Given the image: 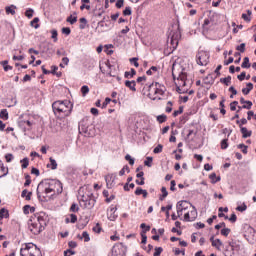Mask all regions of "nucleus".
<instances>
[{
  "label": "nucleus",
  "mask_w": 256,
  "mask_h": 256,
  "mask_svg": "<svg viewBox=\"0 0 256 256\" xmlns=\"http://www.w3.org/2000/svg\"><path fill=\"white\" fill-rule=\"evenodd\" d=\"M135 195H143L144 199H147V190H143L141 187H137L135 190Z\"/></svg>",
  "instance_id": "obj_20"
},
{
  "label": "nucleus",
  "mask_w": 256,
  "mask_h": 256,
  "mask_svg": "<svg viewBox=\"0 0 256 256\" xmlns=\"http://www.w3.org/2000/svg\"><path fill=\"white\" fill-rule=\"evenodd\" d=\"M0 119H4V121H7V119H9V112H7V109H3L0 111Z\"/></svg>",
  "instance_id": "obj_25"
},
{
  "label": "nucleus",
  "mask_w": 256,
  "mask_h": 256,
  "mask_svg": "<svg viewBox=\"0 0 256 256\" xmlns=\"http://www.w3.org/2000/svg\"><path fill=\"white\" fill-rule=\"evenodd\" d=\"M125 85L128 87V89H130L131 91H137V89L135 88V81H129L126 80Z\"/></svg>",
  "instance_id": "obj_22"
},
{
  "label": "nucleus",
  "mask_w": 256,
  "mask_h": 256,
  "mask_svg": "<svg viewBox=\"0 0 256 256\" xmlns=\"http://www.w3.org/2000/svg\"><path fill=\"white\" fill-rule=\"evenodd\" d=\"M165 95V86L156 82L149 85V94L148 96L155 101L156 99L161 100V97Z\"/></svg>",
  "instance_id": "obj_6"
},
{
  "label": "nucleus",
  "mask_w": 256,
  "mask_h": 256,
  "mask_svg": "<svg viewBox=\"0 0 256 256\" xmlns=\"http://www.w3.org/2000/svg\"><path fill=\"white\" fill-rule=\"evenodd\" d=\"M167 107H166V113H171L172 111H173V102L172 101H169L168 103H167Z\"/></svg>",
  "instance_id": "obj_50"
},
{
  "label": "nucleus",
  "mask_w": 256,
  "mask_h": 256,
  "mask_svg": "<svg viewBox=\"0 0 256 256\" xmlns=\"http://www.w3.org/2000/svg\"><path fill=\"white\" fill-rule=\"evenodd\" d=\"M57 55L58 57H65L67 55V51H65V49H60V50H57Z\"/></svg>",
  "instance_id": "obj_46"
},
{
  "label": "nucleus",
  "mask_w": 256,
  "mask_h": 256,
  "mask_svg": "<svg viewBox=\"0 0 256 256\" xmlns=\"http://www.w3.org/2000/svg\"><path fill=\"white\" fill-rule=\"evenodd\" d=\"M151 163H153L152 157H148L147 160L144 161V165H146V167H151Z\"/></svg>",
  "instance_id": "obj_56"
},
{
  "label": "nucleus",
  "mask_w": 256,
  "mask_h": 256,
  "mask_svg": "<svg viewBox=\"0 0 256 256\" xmlns=\"http://www.w3.org/2000/svg\"><path fill=\"white\" fill-rule=\"evenodd\" d=\"M161 253H163V248L162 247H156L153 256H161Z\"/></svg>",
  "instance_id": "obj_44"
},
{
  "label": "nucleus",
  "mask_w": 256,
  "mask_h": 256,
  "mask_svg": "<svg viewBox=\"0 0 256 256\" xmlns=\"http://www.w3.org/2000/svg\"><path fill=\"white\" fill-rule=\"evenodd\" d=\"M67 23H70V25H75V22L77 21V12H74L73 15H70L66 19Z\"/></svg>",
  "instance_id": "obj_19"
},
{
  "label": "nucleus",
  "mask_w": 256,
  "mask_h": 256,
  "mask_svg": "<svg viewBox=\"0 0 256 256\" xmlns=\"http://www.w3.org/2000/svg\"><path fill=\"white\" fill-rule=\"evenodd\" d=\"M29 211H30V213H35V207H31L29 205H25L24 206V213H25V215H29Z\"/></svg>",
  "instance_id": "obj_28"
},
{
  "label": "nucleus",
  "mask_w": 256,
  "mask_h": 256,
  "mask_svg": "<svg viewBox=\"0 0 256 256\" xmlns=\"http://www.w3.org/2000/svg\"><path fill=\"white\" fill-rule=\"evenodd\" d=\"M47 167H49L52 170L57 169V161L55 159L50 158V164H47Z\"/></svg>",
  "instance_id": "obj_29"
},
{
  "label": "nucleus",
  "mask_w": 256,
  "mask_h": 256,
  "mask_svg": "<svg viewBox=\"0 0 256 256\" xmlns=\"http://www.w3.org/2000/svg\"><path fill=\"white\" fill-rule=\"evenodd\" d=\"M106 185L108 189H113V186L115 185V175L108 174L105 177Z\"/></svg>",
  "instance_id": "obj_12"
},
{
  "label": "nucleus",
  "mask_w": 256,
  "mask_h": 256,
  "mask_svg": "<svg viewBox=\"0 0 256 256\" xmlns=\"http://www.w3.org/2000/svg\"><path fill=\"white\" fill-rule=\"evenodd\" d=\"M28 227L29 231H31L33 235H39V233L43 232L45 229L40 223L37 222V220H34L33 218L29 220Z\"/></svg>",
  "instance_id": "obj_9"
},
{
  "label": "nucleus",
  "mask_w": 256,
  "mask_h": 256,
  "mask_svg": "<svg viewBox=\"0 0 256 256\" xmlns=\"http://www.w3.org/2000/svg\"><path fill=\"white\" fill-rule=\"evenodd\" d=\"M15 9L14 5L6 7L7 15H15Z\"/></svg>",
  "instance_id": "obj_32"
},
{
  "label": "nucleus",
  "mask_w": 256,
  "mask_h": 256,
  "mask_svg": "<svg viewBox=\"0 0 256 256\" xmlns=\"http://www.w3.org/2000/svg\"><path fill=\"white\" fill-rule=\"evenodd\" d=\"M7 217H9V211L5 208L0 209V221L1 219H7Z\"/></svg>",
  "instance_id": "obj_24"
},
{
  "label": "nucleus",
  "mask_w": 256,
  "mask_h": 256,
  "mask_svg": "<svg viewBox=\"0 0 256 256\" xmlns=\"http://www.w3.org/2000/svg\"><path fill=\"white\" fill-rule=\"evenodd\" d=\"M62 33L64 35H71V28H69V27L62 28Z\"/></svg>",
  "instance_id": "obj_55"
},
{
  "label": "nucleus",
  "mask_w": 256,
  "mask_h": 256,
  "mask_svg": "<svg viewBox=\"0 0 256 256\" xmlns=\"http://www.w3.org/2000/svg\"><path fill=\"white\" fill-rule=\"evenodd\" d=\"M229 233H231V229L224 227L221 229V235L224 237H229Z\"/></svg>",
  "instance_id": "obj_35"
},
{
  "label": "nucleus",
  "mask_w": 256,
  "mask_h": 256,
  "mask_svg": "<svg viewBox=\"0 0 256 256\" xmlns=\"http://www.w3.org/2000/svg\"><path fill=\"white\" fill-rule=\"evenodd\" d=\"M246 85H247V88L242 89L243 95H249V93H251V91H253V83L249 82Z\"/></svg>",
  "instance_id": "obj_17"
},
{
  "label": "nucleus",
  "mask_w": 256,
  "mask_h": 256,
  "mask_svg": "<svg viewBox=\"0 0 256 256\" xmlns=\"http://www.w3.org/2000/svg\"><path fill=\"white\" fill-rule=\"evenodd\" d=\"M94 233H101V226L99 224H96V226L93 227Z\"/></svg>",
  "instance_id": "obj_63"
},
{
  "label": "nucleus",
  "mask_w": 256,
  "mask_h": 256,
  "mask_svg": "<svg viewBox=\"0 0 256 256\" xmlns=\"http://www.w3.org/2000/svg\"><path fill=\"white\" fill-rule=\"evenodd\" d=\"M80 25L79 28L80 29H85V25H87V19L86 18H80Z\"/></svg>",
  "instance_id": "obj_43"
},
{
  "label": "nucleus",
  "mask_w": 256,
  "mask_h": 256,
  "mask_svg": "<svg viewBox=\"0 0 256 256\" xmlns=\"http://www.w3.org/2000/svg\"><path fill=\"white\" fill-rule=\"evenodd\" d=\"M52 109L54 115L59 117V119H65V117H69L73 111V103L69 100H58L52 104Z\"/></svg>",
  "instance_id": "obj_3"
},
{
  "label": "nucleus",
  "mask_w": 256,
  "mask_h": 256,
  "mask_svg": "<svg viewBox=\"0 0 256 256\" xmlns=\"http://www.w3.org/2000/svg\"><path fill=\"white\" fill-rule=\"evenodd\" d=\"M80 203L83 205L84 209H93L95 207V197L91 191H86L81 195Z\"/></svg>",
  "instance_id": "obj_8"
},
{
  "label": "nucleus",
  "mask_w": 256,
  "mask_h": 256,
  "mask_svg": "<svg viewBox=\"0 0 256 256\" xmlns=\"http://www.w3.org/2000/svg\"><path fill=\"white\" fill-rule=\"evenodd\" d=\"M241 242L237 240H232L227 242L224 246L223 255L224 256H241Z\"/></svg>",
  "instance_id": "obj_5"
},
{
  "label": "nucleus",
  "mask_w": 256,
  "mask_h": 256,
  "mask_svg": "<svg viewBox=\"0 0 256 256\" xmlns=\"http://www.w3.org/2000/svg\"><path fill=\"white\" fill-rule=\"evenodd\" d=\"M224 227H226L225 222H221V223L215 225V229H217V230L223 229Z\"/></svg>",
  "instance_id": "obj_64"
},
{
  "label": "nucleus",
  "mask_w": 256,
  "mask_h": 256,
  "mask_svg": "<svg viewBox=\"0 0 256 256\" xmlns=\"http://www.w3.org/2000/svg\"><path fill=\"white\" fill-rule=\"evenodd\" d=\"M135 75H137V71H135V69L132 68L131 71L125 72L124 77L126 79H131L135 77Z\"/></svg>",
  "instance_id": "obj_21"
},
{
  "label": "nucleus",
  "mask_w": 256,
  "mask_h": 256,
  "mask_svg": "<svg viewBox=\"0 0 256 256\" xmlns=\"http://www.w3.org/2000/svg\"><path fill=\"white\" fill-rule=\"evenodd\" d=\"M240 103L243 105L242 109H251L253 107V102L245 100V98H240ZM248 104V105H245Z\"/></svg>",
  "instance_id": "obj_15"
},
{
  "label": "nucleus",
  "mask_w": 256,
  "mask_h": 256,
  "mask_svg": "<svg viewBox=\"0 0 256 256\" xmlns=\"http://www.w3.org/2000/svg\"><path fill=\"white\" fill-rule=\"evenodd\" d=\"M131 13H132V11H131V7H126L125 9H124V11H123V15H125V16H129V15H131Z\"/></svg>",
  "instance_id": "obj_57"
},
{
  "label": "nucleus",
  "mask_w": 256,
  "mask_h": 256,
  "mask_svg": "<svg viewBox=\"0 0 256 256\" xmlns=\"http://www.w3.org/2000/svg\"><path fill=\"white\" fill-rule=\"evenodd\" d=\"M238 149H242V153H244V155H247V146L245 144H239Z\"/></svg>",
  "instance_id": "obj_52"
},
{
  "label": "nucleus",
  "mask_w": 256,
  "mask_h": 256,
  "mask_svg": "<svg viewBox=\"0 0 256 256\" xmlns=\"http://www.w3.org/2000/svg\"><path fill=\"white\" fill-rule=\"evenodd\" d=\"M236 49L237 51H240V53H245V43L240 44Z\"/></svg>",
  "instance_id": "obj_54"
},
{
  "label": "nucleus",
  "mask_w": 256,
  "mask_h": 256,
  "mask_svg": "<svg viewBox=\"0 0 256 256\" xmlns=\"http://www.w3.org/2000/svg\"><path fill=\"white\" fill-rule=\"evenodd\" d=\"M78 239L83 240L85 243H89L91 241V237L89 236V233L87 231H84L81 235H78Z\"/></svg>",
  "instance_id": "obj_16"
},
{
  "label": "nucleus",
  "mask_w": 256,
  "mask_h": 256,
  "mask_svg": "<svg viewBox=\"0 0 256 256\" xmlns=\"http://www.w3.org/2000/svg\"><path fill=\"white\" fill-rule=\"evenodd\" d=\"M124 3H125V0H118L116 2L117 9H121V7H123Z\"/></svg>",
  "instance_id": "obj_60"
},
{
  "label": "nucleus",
  "mask_w": 256,
  "mask_h": 256,
  "mask_svg": "<svg viewBox=\"0 0 256 256\" xmlns=\"http://www.w3.org/2000/svg\"><path fill=\"white\" fill-rule=\"evenodd\" d=\"M25 179H26V181L24 183V187H29L31 185V176L26 175Z\"/></svg>",
  "instance_id": "obj_51"
},
{
  "label": "nucleus",
  "mask_w": 256,
  "mask_h": 256,
  "mask_svg": "<svg viewBox=\"0 0 256 256\" xmlns=\"http://www.w3.org/2000/svg\"><path fill=\"white\" fill-rule=\"evenodd\" d=\"M33 13H34V10L29 8L28 10H26L25 15L26 17H28V19H31L33 17Z\"/></svg>",
  "instance_id": "obj_47"
},
{
  "label": "nucleus",
  "mask_w": 256,
  "mask_h": 256,
  "mask_svg": "<svg viewBox=\"0 0 256 256\" xmlns=\"http://www.w3.org/2000/svg\"><path fill=\"white\" fill-rule=\"evenodd\" d=\"M79 211V206H77V204H72L70 207V212L71 213H77Z\"/></svg>",
  "instance_id": "obj_45"
},
{
  "label": "nucleus",
  "mask_w": 256,
  "mask_h": 256,
  "mask_svg": "<svg viewBox=\"0 0 256 256\" xmlns=\"http://www.w3.org/2000/svg\"><path fill=\"white\" fill-rule=\"evenodd\" d=\"M45 213L40 212L39 214L35 215L34 218H32L34 221L38 222L42 227L45 228V225H47V221L45 220Z\"/></svg>",
  "instance_id": "obj_11"
},
{
  "label": "nucleus",
  "mask_w": 256,
  "mask_h": 256,
  "mask_svg": "<svg viewBox=\"0 0 256 256\" xmlns=\"http://www.w3.org/2000/svg\"><path fill=\"white\" fill-rule=\"evenodd\" d=\"M236 105H239V102L233 101L232 103H230L231 111H236L237 110V106Z\"/></svg>",
  "instance_id": "obj_53"
},
{
  "label": "nucleus",
  "mask_w": 256,
  "mask_h": 256,
  "mask_svg": "<svg viewBox=\"0 0 256 256\" xmlns=\"http://www.w3.org/2000/svg\"><path fill=\"white\" fill-rule=\"evenodd\" d=\"M241 67L242 69H249V67H251V64L249 63V57L244 58Z\"/></svg>",
  "instance_id": "obj_26"
},
{
  "label": "nucleus",
  "mask_w": 256,
  "mask_h": 256,
  "mask_svg": "<svg viewBox=\"0 0 256 256\" xmlns=\"http://www.w3.org/2000/svg\"><path fill=\"white\" fill-rule=\"evenodd\" d=\"M220 83H224L228 87V85H231V76H228L226 78H221Z\"/></svg>",
  "instance_id": "obj_33"
},
{
  "label": "nucleus",
  "mask_w": 256,
  "mask_h": 256,
  "mask_svg": "<svg viewBox=\"0 0 256 256\" xmlns=\"http://www.w3.org/2000/svg\"><path fill=\"white\" fill-rule=\"evenodd\" d=\"M111 103V98H106L105 101L102 103V109H105L108 104Z\"/></svg>",
  "instance_id": "obj_61"
},
{
  "label": "nucleus",
  "mask_w": 256,
  "mask_h": 256,
  "mask_svg": "<svg viewBox=\"0 0 256 256\" xmlns=\"http://www.w3.org/2000/svg\"><path fill=\"white\" fill-rule=\"evenodd\" d=\"M125 159H126V161L129 162V165H135V159H133V158L131 157V155L127 154V155L125 156Z\"/></svg>",
  "instance_id": "obj_42"
},
{
  "label": "nucleus",
  "mask_w": 256,
  "mask_h": 256,
  "mask_svg": "<svg viewBox=\"0 0 256 256\" xmlns=\"http://www.w3.org/2000/svg\"><path fill=\"white\" fill-rule=\"evenodd\" d=\"M161 192H162V195L160 196V201H163L165 199V197H167V195H169V192H167L166 187H162Z\"/></svg>",
  "instance_id": "obj_34"
},
{
  "label": "nucleus",
  "mask_w": 256,
  "mask_h": 256,
  "mask_svg": "<svg viewBox=\"0 0 256 256\" xmlns=\"http://www.w3.org/2000/svg\"><path fill=\"white\" fill-rule=\"evenodd\" d=\"M240 133H242L243 139H247L248 137H251L253 135V132L251 130H248L247 127H243L240 125Z\"/></svg>",
  "instance_id": "obj_14"
},
{
  "label": "nucleus",
  "mask_w": 256,
  "mask_h": 256,
  "mask_svg": "<svg viewBox=\"0 0 256 256\" xmlns=\"http://www.w3.org/2000/svg\"><path fill=\"white\" fill-rule=\"evenodd\" d=\"M139 58H131L130 63H133L134 67H139Z\"/></svg>",
  "instance_id": "obj_59"
},
{
  "label": "nucleus",
  "mask_w": 256,
  "mask_h": 256,
  "mask_svg": "<svg viewBox=\"0 0 256 256\" xmlns=\"http://www.w3.org/2000/svg\"><path fill=\"white\" fill-rule=\"evenodd\" d=\"M196 63L201 67H205L209 64V53L206 51H199L196 55Z\"/></svg>",
  "instance_id": "obj_10"
},
{
  "label": "nucleus",
  "mask_w": 256,
  "mask_h": 256,
  "mask_svg": "<svg viewBox=\"0 0 256 256\" xmlns=\"http://www.w3.org/2000/svg\"><path fill=\"white\" fill-rule=\"evenodd\" d=\"M212 247H215V249H217V251H221V247H223V242L221 241V239L217 238L213 242Z\"/></svg>",
  "instance_id": "obj_18"
},
{
  "label": "nucleus",
  "mask_w": 256,
  "mask_h": 256,
  "mask_svg": "<svg viewBox=\"0 0 256 256\" xmlns=\"http://www.w3.org/2000/svg\"><path fill=\"white\" fill-rule=\"evenodd\" d=\"M157 121H158V123H165V121H167V115L162 114V115L157 116Z\"/></svg>",
  "instance_id": "obj_38"
},
{
  "label": "nucleus",
  "mask_w": 256,
  "mask_h": 256,
  "mask_svg": "<svg viewBox=\"0 0 256 256\" xmlns=\"http://www.w3.org/2000/svg\"><path fill=\"white\" fill-rule=\"evenodd\" d=\"M251 15H253V12H251V10H247V14H242V19L249 23L251 21Z\"/></svg>",
  "instance_id": "obj_23"
},
{
  "label": "nucleus",
  "mask_w": 256,
  "mask_h": 256,
  "mask_svg": "<svg viewBox=\"0 0 256 256\" xmlns=\"http://www.w3.org/2000/svg\"><path fill=\"white\" fill-rule=\"evenodd\" d=\"M20 256H41V250L33 243L24 244Z\"/></svg>",
  "instance_id": "obj_7"
},
{
  "label": "nucleus",
  "mask_w": 256,
  "mask_h": 256,
  "mask_svg": "<svg viewBox=\"0 0 256 256\" xmlns=\"http://www.w3.org/2000/svg\"><path fill=\"white\" fill-rule=\"evenodd\" d=\"M179 39H181V33L174 32L170 39L171 45H173V47H177V45H179Z\"/></svg>",
  "instance_id": "obj_13"
},
{
  "label": "nucleus",
  "mask_w": 256,
  "mask_h": 256,
  "mask_svg": "<svg viewBox=\"0 0 256 256\" xmlns=\"http://www.w3.org/2000/svg\"><path fill=\"white\" fill-rule=\"evenodd\" d=\"M236 211H240V213H243V211H247V205L245 203H243V205L238 206L236 208Z\"/></svg>",
  "instance_id": "obj_48"
},
{
  "label": "nucleus",
  "mask_w": 256,
  "mask_h": 256,
  "mask_svg": "<svg viewBox=\"0 0 256 256\" xmlns=\"http://www.w3.org/2000/svg\"><path fill=\"white\" fill-rule=\"evenodd\" d=\"M70 223H77V215L70 214Z\"/></svg>",
  "instance_id": "obj_62"
},
{
  "label": "nucleus",
  "mask_w": 256,
  "mask_h": 256,
  "mask_svg": "<svg viewBox=\"0 0 256 256\" xmlns=\"http://www.w3.org/2000/svg\"><path fill=\"white\" fill-rule=\"evenodd\" d=\"M157 71V66H152L148 71H146V75H153L154 73H157Z\"/></svg>",
  "instance_id": "obj_39"
},
{
  "label": "nucleus",
  "mask_w": 256,
  "mask_h": 256,
  "mask_svg": "<svg viewBox=\"0 0 256 256\" xmlns=\"http://www.w3.org/2000/svg\"><path fill=\"white\" fill-rule=\"evenodd\" d=\"M209 179H211V182L213 184L221 181V177H217V174H215V173L210 174Z\"/></svg>",
  "instance_id": "obj_27"
},
{
  "label": "nucleus",
  "mask_w": 256,
  "mask_h": 256,
  "mask_svg": "<svg viewBox=\"0 0 256 256\" xmlns=\"http://www.w3.org/2000/svg\"><path fill=\"white\" fill-rule=\"evenodd\" d=\"M36 191L40 201H47L49 197L63 193V184L59 180L45 179L38 184Z\"/></svg>",
  "instance_id": "obj_1"
},
{
  "label": "nucleus",
  "mask_w": 256,
  "mask_h": 256,
  "mask_svg": "<svg viewBox=\"0 0 256 256\" xmlns=\"http://www.w3.org/2000/svg\"><path fill=\"white\" fill-rule=\"evenodd\" d=\"M81 93H82L83 97H85L87 95V93H89V86H87V85L82 86Z\"/></svg>",
  "instance_id": "obj_40"
},
{
  "label": "nucleus",
  "mask_w": 256,
  "mask_h": 256,
  "mask_svg": "<svg viewBox=\"0 0 256 256\" xmlns=\"http://www.w3.org/2000/svg\"><path fill=\"white\" fill-rule=\"evenodd\" d=\"M177 215L179 219L189 222L197 219V209L190 202L185 200L179 201L176 205ZM184 215V218H182Z\"/></svg>",
  "instance_id": "obj_2"
},
{
  "label": "nucleus",
  "mask_w": 256,
  "mask_h": 256,
  "mask_svg": "<svg viewBox=\"0 0 256 256\" xmlns=\"http://www.w3.org/2000/svg\"><path fill=\"white\" fill-rule=\"evenodd\" d=\"M33 192H28L27 190L22 191V197H26V201H31V196Z\"/></svg>",
  "instance_id": "obj_30"
},
{
  "label": "nucleus",
  "mask_w": 256,
  "mask_h": 256,
  "mask_svg": "<svg viewBox=\"0 0 256 256\" xmlns=\"http://www.w3.org/2000/svg\"><path fill=\"white\" fill-rule=\"evenodd\" d=\"M20 163H22V169H27L29 167V158L22 159Z\"/></svg>",
  "instance_id": "obj_37"
},
{
  "label": "nucleus",
  "mask_w": 256,
  "mask_h": 256,
  "mask_svg": "<svg viewBox=\"0 0 256 256\" xmlns=\"http://www.w3.org/2000/svg\"><path fill=\"white\" fill-rule=\"evenodd\" d=\"M181 113H183V106H180L178 110H175L173 112V117H177V116L181 115Z\"/></svg>",
  "instance_id": "obj_49"
},
{
  "label": "nucleus",
  "mask_w": 256,
  "mask_h": 256,
  "mask_svg": "<svg viewBox=\"0 0 256 256\" xmlns=\"http://www.w3.org/2000/svg\"><path fill=\"white\" fill-rule=\"evenodd\" d=\"M172 77L176 85L177 93H180V94L187 93L188 91L187 85L189 83V81L187 80V73L181 71L179 74H177V72L175 71V66H173Z\"/></svg>",
  "instance_id": "obj_4"
},
{
  "label": "nucleus",
  "mask_w": 256,
  "mask_h": 256,
  "mask_svg": "<svg viewBox=\"0 0 256 256\" xmlns=\"http://www.w3.org/2000/svg\"><path fill=\"white\" fill-rule=\"evenodd\" d=\"M127 171V173H130V169L129 166L125 165L120 171H119V175L120 177H123V175H125V172Z\"/></svg>",
  "instance_id": "obj_36"
},
{
  "label": "nucleus",
  "mask_w": 256,
  "mask_h": 256,
  "mask_svg": "<svg viewBox=\"0 0 256 256\" xmlns=\"http://www.w3.org/2000/svg\"><path fill=\"white\" fill-rule=\"evenodd\" d=\"M227 139H224L221 141V149H227L229 147V144L227 143Z\"/></svg>",
  "instance_id": "obj_58"
},
{
  "label": "nucleus",
  "mask_w": 256,
  "mask_h": 256,
  "mask_svg": "<svg viewBox=\"0 0 256 256\" xmlns=\"http://www.w3.org/2000/svg\"><path fill=\"white\" fill-rule=\"evenodd\" d=\"M163 152V145L161 144H158L154 150H153V153L157 154V153H162Z\"/></svg>",
  "instance_id": "obj_41"
},
{
  "label": "nucleus",
  "mask_w": 256,
  "mask_h": 256,
  "mask_svg": "<svg viewBox=\"0 0 256 256\" xmlns=\"http://www.w3.org/2000/svg\"><path fill=\"white\" fill-rule=\"evenodd\" d=\"M31 27H34V29H39V18L35 17L31 22H30Z\"/></svg>",
  "instance_id": "obj_31"
}]
</instances>
